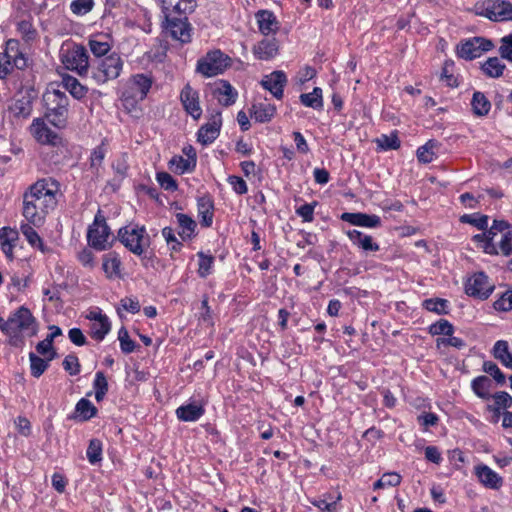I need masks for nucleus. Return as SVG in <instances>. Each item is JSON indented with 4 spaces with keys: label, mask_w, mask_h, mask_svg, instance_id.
I'll use <instances>...</instances> for the list:
<instances>
[{
    "label": "nucleus",
    "mask_w": 512,
    "mask_h": 512,
    "mask_svg": "<svg viewBox=\"0 0 512 512\" xmlns=\"http://www.w3.org/2000/svg\"><path fill=\"white\" fill-rule=\"evenodd\" d=\"M494 290V285L489 282L488 277L483 273H475L467 280L465 291L469 296L479 299H487Z\"/></svg>",
    "instance_id": "nucleus-15"
},
{
    "label": "nucleus",
    "mask_w": 512,
    "mask_h": 512,
    "mask_svg": "<svg viewBox=\"0 0 512 512\" xmlns=\"http://www.w3.org/2000/svg\"><path fill=\"white\" fill-rule=\"evenodd\" d=\"M60 60L66 69L86 76L89 71V55L84 46L76 43H65L60 49Z\"/></svg>",
    "instance_id": "nucleus-3"
},
{
    "label": "nucleus",
    "mask_w": 512,
    "mask_h": 512,
    "mask_svg": "<svg viewBox=\"0 0 512 512\" xmlns=\"http://www.w3.org/2000/svg\"><path fill=\"white\" fill-rule=\"evenodd\" d=\"M55 354L56 353L53 351L52 355L47 360H44V359L40 358L39 356L35 355L34 353H30L29 359H30L31 374L34 377H37V378L40 377L45 372V370L48 368V363H49V361H51L54 358Z\"/></svg>",
    "instance_id": "nucleus-36"
},
{
    "label": "nucleus",
    "mask_w": 512,
    "mask_h": 512,
    "mask_svg": "<svg viewBox=\"0 0 512 512\" xmlns=\"http://www.w3.org/2000/svg\"><path fill=\"white\" fill-rule=\"evenodd\" d=\"M376 142L378 146L384 150L398 149L400 147V140L395 134H391L389 136L381 135L379 138H377Z\"/></svg>",
    "instance_id": "nucleus-52"
},
{
    "label": "nucleus",
    "mask_w": 512,
    "mask_h": 512,
    "mask_svg": "<svg viewBox=\"0 0 512 512\" xmlns=\"http://www.w3.org/2000/svg\"><path fill=\"white\" fill-rule=\"evenodd\" d=\"M20 230L31 246L39 248L41 251H43V242L29 222L27 224H22L20 226Z\"/></svg>",
    "instance_id": "nucleus-42"
},
{
    "label": "nucleus",
    "mask_w": 512,
    "mask_h": 512,
    "mask_svg": "<svg viewBox=\"0 0 512 512\" xmlns=\"http://www.w3.org/2000/svg\"><path fill=\"white\" fill-rule=\"evenodd\" d=\"M76 412L86 421L95 416L97 409L89 400L82 398L76 404Z\"/></svg>",
    "instance_id": "nucleus-45"
},
{
    "label": "nucleus",
    "mask_w": 512,
    "mask_h": 512,
    "mask_svg": "<svg viewBox=\"0 0 512 512\" xmlns=\"http://www.w3.org/2000/svg\"><path fill=\"white\" fill-rule=\"evenodd\" d=\"M494 308L499 311H509L512 309V290L506 291L498 300L494 302Z\"/></svg>",
    "instance_id": "nucleus-59"
},
{
    "label": "nucleus",
    "mask_w": 512,
    "mask_h": 512,
    "mask_svg": "<svg viewBox=\"0 0 512 512\" xmlns=\"http://www.w3.org/2000/svg\"><path fill=\"white\" fill-rule=\"evenodd\" d=\"M63 367L70 375H77L80 372V363L77 356L67 355L63 360Z\"/></svg>",
    "instance_id": "nucleus-58"
},
{
    "label": "nucleus",
    "mask_w": 512,
    "mask_h": 512,
    "mask_svg": "<svg viewBox=\"0 0 512 512\" xmlns=\"http://www.w3.org/2000/svg\"><path fill=\"white\" fill-rule=\"evenodd\" d=\"M348 238L352 243L364 251H378L379 245L373 241L369 235L363 234L361 231L353 229L347 232Z\"/></svg>",
    "instance_id": "nucleus-26"
},
{
    "label": "nucleus",
    "mask_w": 512,
    "mask_h": 512,
    "mask_svg": "<svg viewBox=\"0 0 512 512\" xmlns=\"http://www.w3.org/2000/svg\"><path fill=\"white\" fill-rule=\"evenodd\" d=\"M93 387L95 389V399L98 402L102 401L108 391V382L102 371L96 373Z\"/></svg>",
    "instance_id": "nucleus-43"
},
{
    "label": "nucleus",
    "mask_w": 512,
    "mask_h": 512,
    "mask_svg": "<svg viewBox=\"0 0 512 512\" xmlns=\"http://www.w3.org/2000/svg\"><path fill=\"white\" fill-rule=\"evenodd\" d=\"M10 323L12 335H16L17 332L24 333L29 337L37 334L38 325L36 319L25 306H21L10 316Z\"/></svg>",
    "instance_id": "nucleus-10"
},
{
    "label": "nucleus",
    "mask_w": 512,
    "mask_h": 512,
    "mask_svg": "<svg viewBox=\"0 0 512 512\" xmlns=\"http://www.w3.org/2000/svg\"><path fill=\"white\" fill-rule=\"evenodd\" d=\"M499 54L503 59L512 62V33L500 39Z\"/></svg>",
    "instance_id": "nucleus-54"
},
{
    "label": "nucleus",
    "mask_w": 512,
    "mask_h": 512,
    "mask_svg": "<svg viewBox=\"0 0 512 512\" xmlns=\"http://www.w3.org/2000/svg\"><path fill=\"white\" fill-rule=\"evenodd\" d=\"M447 304L448 301L441 298L426 299L423 302V307L430 312H435L439 315H442L448 313Z\"/></svg>",
    "instance_id": "nucleus-46"
},
{
    "label": "nucleus",
    "mask_w": 512,
    "mask_h": 512,
    "mask_svg": "<svg viewBox=\"0 0 512 512\" xmlns=\"http://www.w3.org/2000/svg\"><path fill=\"white\" fill-rule=\"evenodd\" d=\"M255 19L261 34L269 36L275 34L280 29V23L273 12L269 10H259L255 14Z\"/></svg>",
    "instance_id": "nucleus-17"
},
{
    "label": "nucleus",
    "mask_w": 512,
    "mask_h": 512,
    "mask_svg": "<svg viewBox=\"0 0 512 512\" xmlns=\"http://www.w3.org/2000/svg\"><path fill=\"white\" fill-rule=\"evenodd\" d=\"M300 100L303 105L314 109H321L323 106L322 102V90L318 87L314 88L313 92L305 93L300 95Z\"/></svg>",
    "instance_id": "nucleus-38"
},
{
    "label": "nucleus",
    "mask_w": 512,
    "mask_h": 512,
    "mask_svg": "<svg viewBox=\"0 0 512 512\" xmlns=\"http://www.w3.org/2000/svg\"><path fill=\"white\" fill-rule=\"evenodd\" d=\"M437 147L438 143L434 140H429L425 145L419 147L417 150L419 162L424 164L431 163L435 158V149Z\"/></svg>",
    "instance_id": "nucleus-37"
},
{
    "label": "nucleus",
    "mask_w": 512,
    "mask_h": 512,
    "mask_svg": "<svg viewBox=\"0 0 512 512\" xmlns=\"http://www.w3.org/2000/svg\"><path fill=\"white\" fill-rule=\"evenodd\" d=\"M491 380L486 376H479L472 381V389L481 398H488Z\"/></svg>",
    "instance_id": "nucleus-40"
},
{
    "label": "nucleus",
    "mask_w": 512,
    "mask_h": 512,
    "mask_svg": "<svg viewBox=\"0 0 512 512\" xmlns=\"http://www.w3.org/2000/svg\"><path fill=\"white\" fill-rule=\"evenodd\" d=\"M130 83L133 90V97L143 100L152 86L153 79L147 74H136L131 77Z\"/></svg>",
    "instance_id": "nucleus-23"
},
{
    "label": "nucleus",
    "mask_w": 512,
    "mask_h": 512,
    "mask_svg": "<svg viewBox=\"0 0 512 512\" xmlns=\"http://www.w3.org/2000/svg\"><path fill=\"white\" fill-rule=\"evenodd\" d=\"M56 192L57 184L54 181L42 179L32 185L23 196L24 218L33 226H41L57 204Z\"/></svg>",
    "instance_id": "nucleus-1"
},
{
    "label": "nucleus",
    "mask_w": 512,
    "mask_h": 512,
    "mask_svg": "<svg viewBox=\"0 0 512 512\" xmlns=\"http://www.w3.org/2000/svg\"><path fill=\"white\" fill-rule=\"evenodd\" d=\"M462 222H468L476 226L480 230H486L488 227V216L482 215L479 217H472L470 215H464L461 218Z\"/></svg>",
    "instance_id": "nucleus-61"
},
{
    "label": "nucleus",
    "mask_w": 512,
    "mask_h": 512,
    "mask_svg": "<svg viewBox=\"0 0 512 512\" xmlns=\"http://www.w3.org/2000/svg\"><path fill=\"white\" fill-rule=\"evenodd\" d=\"M228 183L233 187V190L239 194H245L248 190L246 182L238 176H229Z\"/></svg>",
    "instance_id": "nucleus-63"
},
{
    "label": "nucleus",
    "mask_w": 512,
    "mask_h": 512,
    "mask_svg": "<svg viewBox=\"0 0 512 512\" xmlns=\"http://www.w3.org/2000/svg\"><path fill=\"white\" fill-rule=\"evenodd\" d=\"M28 66V59L19 51V42L9 39L6 48L0 57V78L5 79L11 74L14 68L23 70Z\"/></svg>",
    "instance_id": "nucleus-6"
},
{
    "label": "nucleus",
    "mask_w": 512,
    "mask_h": 512,
    "mask_svg": "<svg viewBox=\"0 0 512 512\" xmlns=\"http://www.w3.org/2000/svg\"><path fill=\"white\" fill-rule=\"evenodd\" d=\"M494 47L491 40L483 37H473L458 46V55L466 60L478 58L482 53L490 51Z\"/></svg>",
    "instance_id": "nucleus-12"
},
{
    "label": "nucleus",
    "mask_w": 512,
    "mask_h": 512,
    "mask_svg": "<svg viewBox=\"0 0 512 512\" xmlns=\"http://www.w3.org/2000/svg\"><path fill=\"white\" fill-rule=\"evenodd\" d=\"M483 370L491 375L498 384L503 385L506 381L505 375L500 371L498 366L492 361L483 363Z\"/></svg>",
    "instance_id": "nucleus-53"
},
{
    "label": "nucleus",
    "mask_w": 512,
    "mask_h": 512,
    "mask_svg": "<svg viewBox=\"0 0 512 512\" xmlns=\"http://www.w3.org/2000/svg\"><path fill=\"white\" fill-rule=\"evenodd\" d=\"M185 111L194 119L200 118L202 109L199 104V95L189 84H186L180 94Z\"/></svg>",
    "instance_id": "nucleus-16"
},
{
    "label": "nucleus",
    "mask_w": 512,
    "mask_h": 512,
    "mask_svg": "<svg viewBox=\"0 0 512 512\" xmlns=\"http://www.w3.org/2000/svg\"><path fill=\"white\" fill-rule=\"evenodd\" d=\"M198 213L201 217V224L209 227L213 221V203L209 198L202 197L198 200Z\"/></svg>",
    "instance_id": "nucleus-31"
},
{
    "label": "nucleus",
    "mask_w": 512,
    "mask_h": 512,
    "mask_svg": "<svg viewBox=\"0 0 512 512\" xmlns=\"http://www.w3.org/2000/svg\"><path fill=\"white\" fill-rule=\"evenodd\" d=\"M286 83L287 78L282 71H274L270 75L265 76L261 81L262 86L277 99L283 97V89Z\"/></svg>",
    "instance_id": "nucleus-18"
},
{
    "label": "nucleus",
    "mask_w": 512,
    "mask_h": 512,
    "mask_svg": "<svg viewBox=\"0 0 512 512\" xmlns=\"http://www.w3.org/2000/svg\"><path fill=\"white\" fill-rule=\"evenodd\" d=\"M250 112L256 122L265 123L272 120L276 113V107L272 104L258 103L252 105Z\"/></svg>",
    "instance_id": "nucleus-28"
},
{
    "label": "nucleus",
    "mask_w": 512,
    "mask_h": 512,
    "mask_svg": "<svg viewBox=\"0 0 512 512\" xmlns=\"http://www.w3.org/2000/svg\"><path fill=\"white\" fill-rule=\"evenodd\" d=\"M475 474L486 488L498 490L503 485V478L487 465L476 466Z\"/></svg>",
    "instance_id": "nucleus-19"
},
{
    "label": "nucleus",
    "mask_w": 512,
    "mask_h": 512,
    "mask_svg": "<svg viewBox=\"0 0 512 512\" xmlns=\"http://www.w3.org/2000/svg\"><path fill=\"white\" fill-rule=\"evenodd\" d=\"M203 414L204 408L195 402L182 405L176 409L178 419L185 422L197 421Z\"/></svg>",
    "instance_id": "nucleus-27"
},
{
    "label": "nucleus",
    "mask_w": 512,
    "mask_h": 512,
    "mask_svg": "<svg viewBox=\"0 0 512 512\" xmlns=\"http://www.w3.org/2000/svg\"><path fill=\"white\" fill-rule=\"evenodd\" d=\"M197 256L199 258L198 274L200 277L206 278L211 273L214 257L203 252H198Z\"/></svg>",
    "instance_id": "nucleus-50"
},
{
    "label": "nucleus",
    "mask_w": 512,
    "mask_h": 512,
    "mask_svg": "<svg viewBox=\"0 0 512 512\" xmlns=\"http://www.w3.org/2000/svg\"><path fill=\"white\" fill-rule=\"evenodd\" d=\"M111 329L108 318L94 322L91 326V336L96 340H103Z\"/></svg>",
    "instance_id": "nucleus-44"
},
{
    "label": "nucleus",
    "mask_w": 512,
    "mask_h": 512,
    "mask_svg": "<svg viewBox=\"0 0 512 512\" xmlns=\"http://www.w3.org/2000/svg\"><path fill=\"white\" fill-rule=\"evenodd\" d=\"M493 351L494 357L500 361L504 360V358H507L510 354L508 343L503 340L497 341L495 343Z\"/></svg>",
    "instance_id": "nucleus-64"
},
{
    "label": "nucleus",
    "mask_w": 512,
    "mask_h": 512,
    "mask_svg": "<svg viewBox=\"0 0 512 512\" xmlns=\"http://www.w3.org/2000/svg\"><path fill=\"white\" fill-rule=\"evenodd\" d=\"M45 104V119L57 128L67 124L69 99L64 92L53 89L43 95Z\"/></svg>",
    "instance_id": "nucleus-2"
},
{
    "label": "nucleus",
    "mask_w": 512,
    "mask_h": 512,
    "mask_svg": "<svg viewBox=\"0 0 512 512\" xmlns=\"http://www.w3.org/2000/svg\"><path fill=\"white\" fill-rule=\"evenodd\" d=\"M30 133L40 144L57 146L61 143V137L48 127L45 118H35L30 125Z\"/></svg>",
    "instance_id": "nucleus-14"
},
{
    "label": "nucleus",
    "mask_w": 512,
    "mask_h": 512,
    "mask_svg": "<svg viewBox=\"0 0 512 512\" xmlns=\"http://www.w3.org/2000/svg\"><path fill=\"white\" fill-rule=\"evenodd\" d=\"M505 67V64L498 57H490L482 65V71L488 77L498 78L503 74Z\"/></svg>",
    "instance_id": "nucleus-34"
},
{
    "label": "nucleus",
    "mask_w": 512,
    "mask_h": 512,
    "mask_svg": "<svg viewBox=\"0 0 512 512\" xmlns=\"http://www.w3.org/2000/svg\"><path fill=\"white\" fill-rule=\"evenodd\" d=\"M453 331V325L445 319H440L429 327V333L432 335L451 336Z\"/></svg>",
    "instance_id": "nucleus-49"
},
{
    "label": "nucleus",
    "mask_w": 512,
    "mask_h": 512,
    "mask_svg": "<svg viewBox=\"0 0 512 512\" xmlns=\"http://www.w3.org/2000/svg\"><path fill=\"white\" fill-rule=\"evenodd\" d=\"M121 261L116 253H109L103 258V270L108 278L120 276Z\"/></svg>",
    "instance_id": "nucleus-33"
},
{
    "label": "nucleus",
    "mask_w": 512,
    "mask_h": 512,
    "mask_svg": "<svg viewBox=\"0 0 512 512\" xmlns=\"http://www.w3.org/2000/svg\"><path fill=\"white\" fill-rule=\"evenodd\" d=\"M87 458L91 464H96L102 460V443L98 439L90 440L87 448Z\"/></svg>",
    "instance_id": "nucleus-47"
},
{
    "label": "nucleus",
    "mask_w": 512,
    "mask_h": 512,
    "mask_svg": "<svg viewBox=\"0 0 512 512\" xmlns=\"http://www.w3.org/2000/svg\"><path fill=\"white\" fill-rule=\"evenodd\" d=\"M221 123V115H214L210 122L199 129L198 141L204 145L212 143L219 135Z\"/></svg>",
    "instance_id": "nucleus-21"
},
{
    "label": "nucleus",
    "mask_w": 512,
    "mask_h": 512,
    "mask_svg": "<svg viewBox=\"0 0 512 512\" xmlns=\"http://www.w3.org/2000/svg\"><path fill=\"white\" fill-rule=\"evenodd\" d=\"M156 179L159 185L168 191H175L177 189V183L174 178L167 172H158Z\"/></svg>",
    "instance_id": "nucleus-57"
},
{
    "label": "nucleus",
    "mask_w": 512,
    "mask_h": 512,
    "mask_svg": "<svg viewBox=\"0 0 512 512\" xmlns=\"http://www.w3.org/2000/svg\"><path fill=\"white\" fill-rule=\"evenodd\" d=\"M196 166V160L193 159H184L181 156L173 157L170 160L171 169L178 173L183 174L185 172L192 171Z\"/></svg>",
    "instance_id": "nucleus-39"
},
{
    "label": "nucleus",
    "mask_w": 512,
    "mask_h": 512,
    "mask_svg": "<svg viewBox=\"0 0 512 512\" xmlns=\"http://www.w3.org/2000/svg\"><path fill=\"white\" fill-rule=\"evenodd\" d=\"M500 251L503 255L509 256L512 254V231H506L499 244Z\"/></svg>",
    "instance_id": "nucleus-62"
},
{
    "label": "nucleus",
    "mask_w": 512,
    "mask_h": 512,
    "mask_svg": "<svg viewBox=\"0 0 512 512\" xmlns=\"http://www.w3.org/2000/svg\"><path fill=\"white\" fill-rule=\"evenodd\" d=\"M214 96L218 99L219 103L224 106H230L236 101L237 92L227 81H220L213 91Z\"/></svg>",
    "instance_id": "nucleus-25"
},
{
    "label": "nucleus",
    "mask_w": 512,
    "mask_h": 512,
    "mask_svg": "<svg viewBox=\"0 0 512 512\" xmlns=\"http://www.w3.org/2000/svg\"><path fill=\"white\" fill-rule=\"evenodd\" d=\"M123 64L122 58L116 53L100 58L93 64L92 78L98 84L114 80L120 76Z\"/></svg>",
    "instance_id": "nucleus-4"
},
{
    "label": "nucleus",
    "mask_w": 512,
    "mask_h": 512,
    "mask_svg": "<svg viewBox=\"0 0 512 512\" xmlns=\"http://www.w3.org/2000/svg\"><path fill=\"white\" fill-rule=\"evenodd\" d=\"M94 7L93 0H73L70 9L73 14L82 16L89 13Z\"/></svg>",
    "instance_id": "nucleus-51"
},
{
    "label": "nucleus",
    "mask_w": 512,
    "mask_h": 512,
    "mask_svg": "<svg viewBox=\"0 0 512 512\" xmlns=\"http://www.w3.org/2000/svg\"><path fill=\"white\" fill-rule=\"evenodd\" d=\"M316 202L312 204H304L296 209V214L300 216L305 222H312L314 219V208Z\"/></svg>",
    "instance_id": "nucleus-60"
},
{
    "label": "nucleus",
    "mask_w": 512,
    "mask_h": 512,
    "mask_svg": "<svg viewBox=\"0 0 512 512\" xmlns=\"http://www.w3.org/2000/svg\"><path fill=\"white\" fill-rule=\"evenodd\" d=\"M18 240V232L12 228L4 227L0 229V246L3 253L9 260L13 259V249Z\"/></svg>",
    "instance_id": "nucleus-24"
},
{
    "label": "nucleus",
    "mask_w": 512,
    "mask_h": 512,
    "mask_svg": "<svg viewBox=\"0 0 512 512\" xmlns=\"http://www.w3.org/2000/svg\"><path fill=\"white\" fill-rule=\"evenodd\" d=\"M196 7V0H174L169 12L179 17H187L195 11Z\"/></svg>",
    "instance_id": "nucleus-35"
},
{
    "label": "nucleus",
    "mask_w": 512,
    "mask_h": 512,
    "mask_svg": "<svg viewBox=\"0 0 512 512\" xmlns=\"http://www.w3.org/2000/svg\"><path fill=\"white\" fill-rule=\"evenodd\" d=\"M89 47L94 56L99 59L102 56H105L110 50V45L107 42L98 41L96 39H91L89 41Z\"/></svg>",
    "instance_id": "nucleus-55"
},
{
    "label": "nucleus",
    "mask_w": 512,
    "mask_h": 512,
    "mask_svg": "<svg viewBox=\"0 0 512 512\" xmlns=\"http://www.w3.org/2000/svg\"><path fill=\"white\" fill-rule=\"evenodd\" d=\"M37 98V91L33 87L20 89L10 106V111L17 118H27L33 109V102Z\"/></svg>",
    "instance_id": "nucleus-11"
},
{
    "label": "nucleus",
    "mask_w": 512,
    "mask_h": 512,
    "mask_svg": "<svg viewBox=\"0 0 512 512\" xmlns=\"http://www.w3.org/2000/svg\"><path fill=\"white\" fill-rule=\"evenodd\" d=\"M123 245L135 255L141 256L150 246V238L144 226H126L118 232Z\"/></svg>",
    "instance_id": "nucleus-7"
},
{
    "label": "nucleus",
    "mask_w": 512,
    "mask_h": 512,
    "mask_svg": "<svg viewBox=\"0 0 512 512\" xmlns=\"http://www.w3.org/2000/svg\"><path fill=\"white\" fill-rule=\"evenodd\" d=\"M62 85L76 99L85 97L87 93V88L83 86L75 77L68 74L62 77Z\"/></svg>",
    "instance_id": "nucleus-30"
},
{
    "label": "nucleus",
    "mask_w": 512,
    "mask_h": 512,
    "mask_svg": "<svg viewBox=\"0 0 512 512\" xmlns=\"http://www.w3.org/2000/svg\"><path fill=\"white\" fill-rule=\"evenodd\" d=\"M164 16L165 21L163 22V29L165 33L182 44L190 43L193 28L188 21V17H179L170 12H166Z\"/></svg>",
    "instance_id": "nucleus-8"
},
{
    "label": "nucleus",
    "mask_w": 512,
    "mask_h": 512,
    "mask_svg": "<svg viewBox=\"0 0 512 512\" xmlns=\"http://www.w3.org/2000/svg\"><path fill=\"white\" fill-rule=\"evenodd\" d=\"M401 483V476L395 472H388L384 473L379 480H377L373 488L375 490L377 489H383L386 487H396L400 485Z\"/></svg>",
    "instance_id": "nucleus-41"
},
{
    "label": "nucleus",
    "mask_w": 512,
    "mask_h": 512,
    "mask_svg": "<svg viewBox=\"0 0 512 512\" xmlns=\"http://www.w3.org/2000/svg\"><path fill=\"white\" fill-rule=\"evenodd\" d=\"M471 106L476 116H485L491 109V103L487 97L481 92H475L472 97Z\"/></svg>",
    "instance_id": "nucleus-32"
},
{
    "label": "nucleus",
    "mask_w": 512,
    "mask_h": 512,
    "mask_svg": "<svg viewBox=\"0 0 512 512\" xmlns=\"http://www.w3.org/2000/svg\"><path fill=\"white\" fill-rule=\"evenodd\" d=\"M176 219L180 228L179 236L182 240L191 239L195 233L196 222L190 216L182 213L176 214Z\"/></svg>",
    "instance_id": "nucleus-29"
},
{
    "label": "nucleus",
    "mask_w": 512,
    "mask_h": 512,
    "mask_svg": "<svg viewBox=\"0 0 512 512\" xmlns=\"http://www.w3.org/2000/svg\"><path fill=\"white\" fill-rule=\"evenodd\" d=\"M479 14L492 21L512 20V4L506 0H486Z\"/></svg>",
    "instance_id": "nucleus-13"
},
{
    "label": "nucleus",
    "mask_w": 512,
    "mask_h": 512,
    "mask_svg": "<svg viewBox=\"0 0 512 512\" xmlns=\"http://www.w3.org/2000/svg\"><path fill=\"white\" fill-rule=\"evenodd\" d=\"M229 58L220 50L208 52L197 64V71L206 77L221 74L228 66Z\"/></svg>",
    "instance_id": "nucleus-9"
},
{
    "label": "nucleus",
    "mask_w": 512,
    "mask_h": 512,
    "mask_svg": "<svg viewBox=\"0 0 512 512\" xmlns=\"http://www.w3.org/2000/svg\"><path fill=\"white\" fill-rule=\"evenodd\" d=\"M341 219L355 226L368 228H376L381 225V219L377 215H369L365 213H349L345 212L341 215Z\"/></svg>",
    "instance_id": "nucleus-20"
},
{
    "label": "nucleus",
    "mask_w": 512,
    "mask_h": 512,
    "mask_svg": "<svg viewBox=\"0 0 512 512\" xmlns=\"http://www.w3.org/2000/svg\"><path fill=\"white\" fill-rule=\"evenodd\" d=\"M17 30L26 42H31L37 37V31L29 20L20 21L17 24Z\"/></svg>",
    "instance_id": "nucleus-48"
},
{
    "label": "nucleus",
    "mask_w": 512,
    "mask_h": 512,
    "mask_svg": "<svg viewBox=\"0 0 512 512\" xmlns=\"http://www.w3.org/2000/svg\"><path fill=\"white\" fill-rule=\"evenodd\" d=\"M118 338L120 341L121 350L124 353H131L134 351L135 343L130 339L128 331L124 327L119 330Z\"/></svg>",
    "instance_id": "nucleus-56"
},
{
    "label": "nucleus",
    "mask_w": 512,
    "mask_h": 512,
    "mask_svg": "<svg viewBox=\"0 0 512 512\" xmlns=\"http://www.w3.org/2000/svg\"><path fill=\"white\" fill-rule=\"evenodd\" d=\"M87 240L98 251L106 250L112 244L113 237L101 210H98L93 223L88 227Z\"/></svg>",
    "instance_id": "nucleus-5"
},
{
    "label": "nucleus",
    "mask_w": 512,
    "mask_h": 512,
    "mask_svg": "<svg viewBox=\"0 0 512 512\" xmlns=\"http://www.w3.org/2000/svg\"><path fill=\"white\" fill-rule=\"evenodd\" d=\"M279 51V43L275 37L265 38L253 47V53L260 60H269Z\"/></svg>",
    "instance_id": "nucleus-22"
}]
</instances>
